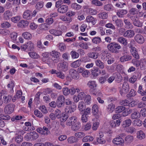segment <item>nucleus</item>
<instances>
[{
    "label": "nucleus",
    "instance_id": "f8f14e48",
    "mask_svg": "<svg viewBox=\"0 0 146 146\" xmlns=\"http://www.w3.org/2000/svg\"><path fill=\"white\" fill-rule=\"evenodd\" d=\"M140 76L141 74L140 73H135L134 75L129 79V81L130 83L133 84L137 81L138 78H140Z\"/></svg>",
    "mask_w": 146,
    "mask_h": 146
},
{
    "label": "nucleus",
    "instance_id": "37998d69",
    "mask_svg": "<svg viewBox=\"0 0 146 146\" xmlns=\"http://www.w3.org/2000/svg\"><path fill=\"white\" fill-rule=\"evenodd\" d=\"M92 112L94 115L97 114L98 112V106L95 104L94 105L92 108Z\"/></svg>",
    "mask_w": 146,
    "mask_h": 146
},
{
    "label": "nucleus",
    "instance_id": "e433bc0d",
    "mask_svg": "<svg viewBox=\"0 0 146 146\" xmlns=\"http://www.w3.org/2000/svg\"><path fill=\"white\" fill-rule=\"evenodd\" d=\"M124 22L125 24V27L128 29H131L133 28V26L131 23L127 19H124Z\"/></svg>",
    "mask_w": 146,
    "mask_h": 146
},
{
    "label": "nucleus",
    "instance_id": "f03ea898",
    "mask_svg": "<svg viewBox=\"0 0 146 146\" xmlns=\"http://www.w3.org/2000/svg\"><path fill=\"white\" fill-rule=\"evenodd\" d=\"M65 98L62 95H60L58 96L56 100L57 106L58 108L65 109Z\"/></svg>",
    "mask_w": 146,
    "mask_h": 146
},
{
    "label": "nucleus",
    "instance_id": "4be33fe9",
    "mask_svg": "<svg viewBox=\"0 0 146 146\" xmlns=\"http://www.w3.org/2000/svg\"><path fill=\"white\" fill-rule=\"evenodd\" d=\"M81 127V124L80 122L77 121L72 125V129L73 131H77Z\"/></svg>",
    "mask_w": 146,
    "mask_h": 146
},
{
    "label": "nucleus",
    "instance_id": "49530a36",
    "mask_svg": "<svg viewBox=\"0 0 146 146\" xmlns=\"http://www.w3.org/2000/svg\"><path fill=\"white\" fill-rule=\"evenodd\" d=\"M98 15L99 18L102 19H106L108 17L107 13L104 12L100 13Z\"/></svg>",
    "mask_w": 146,
    "mask_h": 146
},
{
    "label": "nucleus",
    "instance_id": "20e7f679",
    "mask_svg": "<svg viewBox=\"0 0 146 146\" xmlns=\"http://www.w3.org/2000/svg\"><path fill=\"white\" fill-rule=\"evenodd\" d=\"M15 107V106L13 104H7L4 108V112L7 114H11L14 111Z\"/></svg>",
    "mask_w": 146,
    "mask_h": 146
},
{
    "label": "nucleus",
    "instance_id": "dca6fc26",
    "mask_svg": "<svg viewBox=\"0 0 146 146\" xmlns=\"http://www.w3.org/2000/svg\"><path fill=\"white\" fill-rule=\"evenodd\" d=\"M134 39L136 42L139 44H142L144 42L143 36L139 34H137L135 36Z\"/></svg>",
    "mask_w": 146,
    "mask_h": 146
},
{
    "label": "nucleus",
    "instance_id": "bf43d9fd",
    "mask_svg": "<svg viewBox=\"0 0 146 146\" xmlns=\"http://www.w3.org/2000/svg\"><path fill=\"white\" fill-rule=\"evenodd\" d=\"M11 26L10 24L7 21H5L1 24V27L2 28H7Z\"/></svg>",
    "mask_w": 146,
    "mask_h": 146
},
{
    "label": "nucleus",
    "instance_id": "603ef678",
    "mask_svg": "<svg viewBox=\"0 0 146 146\" xmlns=\"http://www.w3.org/2000/svg\"><path fill=\"white\" fill-rule=\"evenodd\" d=\"M54 113L56 117L58 119L61 118L62 112H61L60 111L59 109H56L54 111Z\"/></svg>",
    "mask_w": 146,
    "mask_h": 146
},
{
    "label": "nucleus",
    "instance_id": "c85d7f7f",
    "mask_svg": "<svg viewBox=\"0 0 146 146\" xmlns=\"http://www.w3.org/2000/svg\"><path fill=\"white\" fill-rule=\"evenodd\" d=\"M130 51L132 55L136 59H139V54H138L137 50L136 48L132 50H130Z\"/></svg>",
    "mask_w": 146,
    "mask_h": 146
},
{
    "label": "nucleus",
    "instance_id": "4468645a",
    "mask_svg": "<svg viewBox=\"0 0 146 146\" xmlns=\"http://www.w3.org/2000/svg\"><path fill=\"white\" fill-rule=\"evenodd\" d=\"M135 35V33L134 31L132 30H128L124 33V36L128 38H131L133 37Z\"/></svg>",
    "mask_w": 146,
    "mask_h": 146
},
{
    "label": "nucleus",
    "instance_id": "2eb2a0df",
    "mask_svg": "<svg viewBox=\"0 0 146 146\" xmlns=\"http://www.w3.org/2000/svg\"><path fill=\"white\" fill-rule=\"evenodd\" d=\"M124 140L120 137H117L114 138L112 140V142L117 145H122L123 144Z\"/></svg>",
    "mask_w": 146,
    "mask_h": 146
},
{
    "label": "nucleus",
    "instance_id": "7ed1b4c3",
    "mask_svg": "<svg viewBox=\"0 0 146 146\" xmlns=\"http://www.w3.org/2000/svg\"><path fill=\"white\" fill-rule=\"evenodd\" d=\"M52 59L54 63H58L60 60V53L55 51H52L50 52Z\"/></svg>",
    "mask_w": 146,
    "mask_h": 146
},
{
    "label": "nucleus",
    "instance_id": "a18cd8bd",
    "mask_svg": "<svg viewBox=\"0 0 146 146\" xmlns=\"http://www.w3.org/2000/svg\"><path fill=\"white\" fill-rule=\"evenodd\" d=\"M133 136L129 135L125 138V140L127 143H129L133 141Z\"/></svg>",
    "mask_w": 146,
    "mask_h": 146
},
{
    "label": "nucleus",
    "instance_id": "7c9ffc66",
    "mask_svg": "<svg viewBox=\"0 0 146 146\" xmlns=\"http://www.w3.org/2000/svg\"><path fill=\"white\" fill-rule=\"evenodd\" d=\"M50 33L51 34L56 36H59L61 35L62 32L61 31L55 29H51L49 31Z\"/></svg>",
    "mask_w": 146,
    "mask_h": 146
},
{
    "label": "nucleus",
    "instance_id": "ddd939ff",
    "mask_svg": "<svg viewBox=\"0 0 146 146\" xmlns=\"http://www.w3.org/2000/svg\"><path fill=\"white\" fill-rule=\"evenodd\" d=\"M77 122V118L76 117H71L69 118L67 120L66 125L69 126L72 125Z\"/></svg>",
    "mask_w": 146,
    "mask_h": 146
},
{
    "label": "nucleus",
    "instance_id": "ea45409f",
    "mask_svg": "<svg viewBox=\"0 0 146 146\" xmlns=\"http://www.w3.org/2000/svg\"><path fill=\"white\" fill-rule=\"evenodd\" d=\"M81 63L80 60H78L73 62L71 64L70 66L73 68H76L80 66Z\"/></svg>",
    "mask_w": 146,
    "mask_h": 146
},
{
    "label": "nucleus",
    "instance_id": "72a5a7b5",
    "mask_svg": "<svg viewBox=\"0 0 146 146\" xmlns=\"http://www.w3.org/2000/svg\"><path fill=\"white\" fill-rule=\"evenodd\" d=\"M115 108V105L112 104H111L108 106L106 110L109 113H111L113 111Z\"/></svg>",
    "mask_w": 146,
    "mask_h": 146
},
{
    "label": "nucleus",
    "instance_id": "b1692460",
    "mask_svg": "<svg viewBox=\"0 0 146 146\" xmlns=\"http://www.w3.org/2000/svg\"><path fill=\"white\" fill-rule=\"evenodd\" d=\"M29 23L27 20H22L18 24V26L21 28H25L29 25Z\"/></svg>",
    "mask_w": 146,
    "mask_h": 146
},
{
    "label": "nucleus",
    "instance_id": "bb28decb",
    "mask_svg": "<svg viewBox=\"0 0 146 146\" xmlns=\"http://www.w3.org/2000/svg\"><path fill=\"white\" fill-rule=\"evenodd\" d=\"M86 106L84 102H80L78 103V108L80 111L81 112L83 111L84 110H85L86 108Z\"/></svg>",
    "mask_w": 146,
    "mask_h": 146
},
{
    "label": "nucleus",
    "instance_id": "a211bd4d",
    "mask_svg": "<svg viewBox=\"0 0 146 146\" xmlns=\"http://www.w3.org/2000/svg\"><path fill=\"white\" fill-rule=\"evenodd\" d=\"M140 117V115L137 110L135 109L131 115V117L132 119H138Z\"/></svg>",
    "mask_w": 146,
    "mask_h": 146
},
{
    "label": "nucleus",
    "instance_id": "4c0bfd02",
    "mask_svg": "<svg viewBox=\"0 0 146 146\" xmlns=\"http://www.w3.org/2000/svg\"><path fill=\"white\" fill-rule=\"evenodd\" d=\"M71 7L75 10H78L80 9L82 7L76 3H74L71 4Z\"/></svg>",
    "mask_w": 146,
    "mask_h": 146
},
{
    "label": "nucleus",
    "instance_id": "9d476101",
    "mask_svg": "<svg viewBox=\"0 0 146 146\" xmlns=\"http://www.w3.org/2000/svg\"><path fill=\"white\" fill-rule=\"evenodd\" d=\"M31 11L30 10H27L24 11L23 16V18L27 20H30L32 18V15H31Z\"/></svg>",
    "mask_w": 146,
    "mask_h": 146
},
{
    "label": "nucleus",
    "instance_id": "cd10ccee",
    "mask_svg": "<svg viewBox=\"0 0 146 146\" xmlns=\"http://www.w3.org/2000/svg\"><path fill=\"white\" fill-rule=\"evenodd\" d=\"M12 98V96L10 95L4 96L3 98L4 103L5 104H7L9 103L10 102Z\"/></svg>",
    "mask_w": 146,
    "mask_h": 146
},
{
    "label": "nucleus",
    "instance_id": "338daca9",
    "mask_svg": "<svg viewBox=\"0 0 146 146\" xmlns=\"http://www.w3.org/2000/svg\"><path fill=\"white\" fill-rule=\"evenodd\" d=\"M69 88L66 87H64L62 89L63 94L65 96L68 95L69 94Z\"/></svg>",
    "mask_w": 146,
    "mask_h": 146
},
{
    "label": "nucleus",
    "instance_id": "f3484780",
    "mask_svg": "<svg viewBox=\"0 0 146 146\" xmlns=\"http://www.w3.org/2000/svg\"><path fill=\"white\" fill-rule=\"evenodd\" d=\"M25 127L24 129L26 131L33 130L35 129V128L30 122H28L25 123Z\"/></svg>",
    "mask_w": 146,
    "mask_h": 146
},
{
    "label": "nucleus",
    "instance_id": "e2e57ef3",
    "mask_svg": "<svg viewBox=\"0 0 146 146\" xmlns=\"http://www.w3.org/2000/svg\"><path fill=\"white\" fill-rule=\"evenodd\" d=\"M97 141L99 144H104L106 143V140L103 138L98 137L97 138Z\"/></svg>",
    "mask_w": 146,
    "mask_h": 146
},
{
    "label": "nucleus",
    "instance_id": "79ce46f5",
    "mask_svg": "<svg viewBox=\"0 0 146 146\" xmlns=\"http://www.w3.org/2000/svg\"><path fill=\"white\" fill-rule=\"evenodd\" d=\"M135 41L134 40L131 39L130 42L129 44H127V47L131 48L130 50H132L135 49L136 48L133 46L135 44Z\"/></svg>",
    "mask_w": 146,
    "mask_h": 146
},
{
    "label": "nucleus",
    "instance_id": "2f4dec72",
    "mask_svg": "<svg viewBox=\"0 0 146 146\" xmlns=\"http://www.w3.org/2000/svg\"><path fill=\"white\" fill-rule=\"evenodd\" d=\"M67 140L69 143L71 144L77 142L78 139L75 137L71 136L68 138Z\"/></svg>",
    "mask_w": 146,
    "mask_h": 146
},
{
    "label": "nucleus",
    "instance_id": "774afa93",
    "mask_svg": "<svg viewBox=\"0 0 146 146\" xmlns=\"http://www.w3.org/2000/svg\"><path fill=\"white\" fill-rule=\"evenodd\" d=\"M39 109L43 113H47V110L45 106H40L39 108Z\"/></svg>",
    "mask_w": 146,
    "mask_h": 146
},
{
    "label": "nucleus",
    "instance_id": "39448f33",
    "mask_svg": "<svg viewBox=\"0 0 146 146\" xmlns=\"http://www.w3.org/2000/svg\"><path fill=\"white\" fill-rule=\"evenodd\" d=\"M130 19L132 21L133 23L135 26L138 27H141L143 26V23L140 21L138 18L135 16L130 17Z\"/></svg>",
    "mask_w": 146,
    "mask_h": 146
},
{
    "label": "nucleus",
    "instance_id": "0e129e2a",
    "mask_svg": "<svg viewBox=\"0 0 146 146\" xmlns=\"http://www.w3.org/2000/svg\"><path fill=\"white\" fill-rule=\"evenodd\" d=\"M20 19V17L19 16H15V17H13L11 18V21L15 23H17Z\"/></svg>",
    "mask_w": 146,
    "mask_h": 146
},
{
    "label": "nucleus",
    "instance_id": "5fc2aeb1",
    "mask_svg": "<svg viewBox=\"0 0 146 146\" xmlns=\"http://www.w3.org/2000/svg\"><path fill=\"white\" fill-rule=\"evenodd\" d=\"M29 54L31 57L35 59L38 58L39 57L38 54L34 52H29Z\"/></svg>",
    "mask_w": 146,
    "mask_h": 146
},
{
    "label": "nucleus",
    "instance_id": "69168bd1",
    "mask_svg": "<svg viewBox=\"0 0 146 146\" xmlns=\"http://www.w3.org/2000/svg\"><path fill=\"white\" fill-rule=\"evenodd\" d=\"M34 113L36 116L40 118L41 117L43 116L42 113L37 110H35Z\"/></svg>",
    "mask_w": 146,
    "mask_h": 146
},
{
    "label": "nucleus",
    "instance_id": "052dcab7",
    "mask_svg": "<svg viewBox=\"0 0 146 146\" xmlns=\"http://www.w3.org/2000/svg\"><path fill=\"white\" fill-rule=\"evenodd\" d=\"M56 76L58 78L62 79H64L65 78V76L64 74L61 71H58L57 73Z\"/></svg>",
    "mask_w": 146,
    "mask_h": 146
},
{
    "label": "nucleus",
    "instance_id": "de8ad7c7",
    "mask_svg": "<svg viewBox=\"0 0 146 146\" xmlns=\"http://www.w3.org/2000/svg\"><path fill=\"white\" fill-rule=\"evenodd\" d=\"M22 35L25 39H31L32 37L31 34L27 32L23 33L22 34Z\"/></svg>",
    "mask_w": 146,
    "mask_h": 146
},
{
    "label": "nucleus",
    "instance_id": "6e6d98bb",
    "mask_svg": "<svg viewBox=\"0 0 146 146\" xmlns=\"http://www.w3.org/2000/svg\"><path fill=\"white\" fill-rule=\"evenodd\" d=\"M91 98L89 95H86L85 97V101L87 104H89L91 102Z\"/></svg>",
    "mask_w": 146,
    "mask_h": 146
},
{
    "label": "nucleus",
    "instance_id": "f257e3e1",
    "mask_svg": "<svg viewBox=\"0 0 146 146\" xmlns=\"http://www.w3.org/2000/svg\"><path fill=\"white\" fill-rule=\"evenodd\" d=\"M107 48L110 52L117 54L119 52L117 49H121V46L118 43L113 42L108 44L107 45Z\"/></svg>",
    "mask_w": 146,
    "mask_h": 146
},
{
    "label": "nucleus",
    "instance_id": "680f3d73",
    "mask_svg": "<svg viewBox=\"0 0 146 146\" xmlns=\"http://www.w3.org/2000/svg\"><path fill=\"white\" fill-rule=\"evenodd\" d=\"M85 135V133L83 132L77 133H75L74 135L76 137H77L79 138H82L84 137Z\"/></svg>",
    "mask_w": 146,
    "mask_h": 146
},
{
    "label": "nucleus",
    "instance_id": "5701e85b",
    "mask_svg": "<svg viewBox=\"0 0 146 146\" xmlns=\"http://www.w3.org/2000/svg\"><path fill=\"white\" fill-rule=\"evenodd\" d=\"M127 13L126 10L122 9L119 10L117 12V15L120 18H122L124 17V15H126Z\"/></svg>",
    "mask_w": 146,
    "mask_h": 146
},
{
    "label": "nucleus",
    "instance_id": "3c124183",
    "mask_svg": "<svg viewBox=\"0 0 146 146\" xmlns=\"http://www.w3.org/2000/svg\"><path fill=\"white\" fill-rule=\"evenodd\" d=\"M125 109V108L123 106H119L116 108L115 111L117 113H119L123 111Z\"/></svg>",
    "mask_w": 146,
    "mask_h": 146
},
{
    "label": "nucleus",
    "instance_id": "a19ab883",
    "mask_svg": "<svg viewBox=\"0 0 146 146\" xmlns=\"http://www.w3.org/2000/svg\"><path fill=\"white\" fill-rule=\"evenodd\" d=\"M104 9L106 11H110L113 10V6L111 4H108L104 6Z\"/></svg>",
    "mask_w": 146,
    "mask_h": 146
},
{
    "label": "nucleus",
    "instance_id": "58836bf2",
    "mask_svg": "<svg viewBox=\"0 0 146 146\" xmlns=\"http://www.w3.org/2000/svg\"><path fill=\"white\" fill-rule=\"evenodd\" d=\"M76 104L74 103H73L71 105V106L69 108V109L68 110L66 111V112H67L68 113H71L72 112H74L76 110Z\"/></svg>",
    "mask_w": 146,
    "mask_h": 146
},
{
    "label": "nucleus",
    "instance_id": "8fccbe9b",
    "mask_svg": "<svg viewBox=\"0 0 146 146\" xmlns=\"http://www.w3.org/2000/svg\"><path fill=\"white\" fill-rule=\"evenodd\" d=\"M108 77V75L106 74L104 77H100L99 80L101 84L104 83L106 81V79Z\"/></svg>",
    "mask_w": 146,
    "mask_h": 146
},
{
    "label": "nucleus",
    "instance_id": "1a4fd4ad",
    "mask_svg": "<svg viewBox=\"0 0 146 146\" xmlns=\"http://www.w3.org/2000/svg\"><path fill=\"white\" fill-rule=\"evenodd\" d=\"M127 54V52L125 53V54L121 56L120 58V61L121 62H123L126 61H129L132 58V57L131 55Z\"/></svg>",
    "mask_w": 146,
    "mask_h": 146
},
{
    "label": "nucleus",
    "instance_id": "13d9d810",
    "mask_svg": "<svg viewBox=\"0 0 146 146\" xmlns=\"http://www.w3.org/2000/svg\"><path fill=\"white\" fill-rule=\"evenodd\" d=\"M11 13L9 11H7L5 12L4 14V17L5 19L7 20L9 19L11 16Z\"/></svg>",
    "mask_w": 146,
    "mask_h": 146
},
{
    "label": "nucleus",
    "instance_id": "4d7b16f0",
    "mask_svg": "<svg viewBox=\"0 0 146 146\" xmlns=\"http://www.w3.org/2000/svg\"><path fill=\"white\" fill-rule=\"evenodd\" d=\"M116 25L118 27H121L123 26L122 21L120 19H118L115 22Z\"/></svg>",
    "mask_w": 146,
    "mask_h": 146
},
{
    "label": "nucleus",
    "instance_id": "864d4df0",
    "mask_svg": "<svg viewBox=\"0 0 146 146\" xmlns=\"http://www.w3.org/2000/svg\"><path fill=\"white\" fill-rule=\"evenodd\" d=\"M92 42L95 44H97L102 42L101 38L98 37H94L92 40Z\"/></svg>",
    "mask_w": 146,
    "mask_h": 146
},
{
    "label": "nucleus",
    "instance_id": "6e6552de",
    "mask_svg": "<svg viewBox=\"0 0 146 146\" xmlns=\"http://www.w3.org/2000/svg\"><path fill=\"white\" fill-rule=\"evenodd\" d=\"M69 72L70 76L72 78L77 80L79 78V74L75 69H71L69 70Z\"/></svg>",
    "mask_w": 146,
    "mask_h": 146
},
{
    "label": "nucleus",
    "instance_id": "a878e982",
    "mask_svg": "<svg viewBox=\"0 0 146 146\" xmlns=\"http://www.w3.org/2000/svg\"><path fill=\"white\" fill-rule=\"evenodd\" d=\"M87 85L90 88L93 90H95L96 87V82L94 81H90L87 84Z\"/></svg>",
    "mask_w": 146,
    "mask_h": 146
},
{
    "label": "nucleus",
    "instance_id": "412c9836",
    "mask_svg": "<svg viewBox=\"0 0 146 146\" xmlns=\"http://www.w3.org/2000/svg\"><path fill=\"white\" fill-rule=\"evenodd\" d=\"M91 72L94 76L96 77L100 74V70L97 67H94L91 70Z\"/></svg>",
    "mask_w": 146,
    "mask_h": 146
},
{
    "label": "nucleus",
    "instance_id": "09e8293b",
    "mask_svg": "<svg viewBox=\"0 0 146 146\" xmlns=\"http://www.w3.org/2000/svg\"><path fill=\"white\" fill-rule=\"evenodd\" d=\"M26 43V44L28 48V49L29 50H32L34 47V45L33 44L31 41H29Z\"/></svg>",
    "mask_w": 146,
    "mask_h": 146
},
{
    "label": "nucleus",
    "instance_id": "473e14b6",
    "mask_svg": "<svg viewBox=\"0 0 146 146\" xmlns=\"http://www.w3.org/2000/svg\"><path fill=\"white\" fill-rule=\"evenodd\" d=\"M95 62L96 66L102 69L104 68V63L100 60H96L95 61Z\"/></svg>",
    "mask_w": 146,
    "mask_h": 146
},
{
    "label": "nucleus",
    "instance_id": "c756f323",
    "mask_svg": "<svg viewBox=\"0 0 146 146\" xmlns=\"http://www.w3.org/2000/svg\"><path fill=\"white\" fill-rule=\"evenodd\" d=\"M137 137L140 140L144 139L145 137V134L141 130L138 131L137 133Z\"/></svg>",
    "mask_w": 146,
    "mask_h": 146
},
{
    "label": "nucleus",
    "instance_id": "aec40b11",
    "mask_svg": "<svg viewBox=\"0 0 146 146\" xmlns=\"http://www.w3.org/2000/svg\"><path fill=\"white\" fill-rule=\"evenodd\" d=\"M117 41L120 43L124 46H126L127 44V39L123 37H119L117 38Z\"/></svg>",
    "mask_w": 146,
    "mask_h": 146
},
{
    "label": "nucleus",
    "instance_id": "c03bdc74",
    "mask_svg": "<svg viewBox=\"0 0 146 146\" xmlns=\"http://www.w3.org/2000/svg\"><path fill=\"white\" fill-rule=\"evenodd\" d=\"M68 117V115L66 113H62L61 116V118L59 119H60V120L61 122H63L66 120Z\"/></svg>",
    "mask_w": 146,
    "mask_h": 146
},
{
    "label": "nucleus",
    "instance_id": "393cba45",
    "mask_svg": "<svg viewBox=\"0 0 146 146\" xmlns=\"http://www.w3.org/2000/svg\"><path fill=\"white\" fill-rule=\"evenodd\" d=\"M86 21L87 22L91 23L92 25H94L96 23V20L92 16H88L86 18Z\"/></svg>",
    "mask_w": 146,
    "mask_h": 146
},
{
    "label": "nucleus",
    "instance_id": "423d86ee",
    "mask_svg": "<svg viewBox=\"0 0 146 146\" xmlns=\"http://www.w3.org/2000/svg\"><path fill=\"white\" fill-rule=\"evenodd\" d=\"M129 86L128 84L126 82L123 83L122 88L120 91L121 95L127 94L129 91Z\"/></svg>",
    "mask_w": 146,
    "mask_h": 146
},
{
    "label": "nucleus",
    "instance_id": "c9c22d12",
    "mask_svg": "<svg viewBox=\"0 0 146 146\" xmlns=\"http://www.w3.org/2000/svg\"><path fill=\"white\" fill-rule=\"evenodd\" d=\"M132 121L131 119H128L125 120L122 125L123 127H126L129 126L131 124Z\"/></svg>",
    "mask_w": 146,
    "mask_h": 146
},
{
    "label": "nucleus",
    "instance_id": "6ab92c4d",
    "mask_svg": "<svg viewBox=\"0 0 146 146\" xmlns=\"http://www.w3.org/2000/svg\"><path fill=\"white\" fill-rule=\"evenodd\" d=\"M68 6L66 5L61 6L58 9V11L60 13H65L68 10Z\"/></svg>",
    "mask_w": 146,
    "mask_h": 146
},
{
    "label": "nucleus",
    "instance_id": "0eeeda50",
    "mask_svg": "<svg viewBox=\"0 0 146 146\" xmlns=\"http://www.w3.org/2000/svg\"><path fill=\"white\" fill-rule=\"evenodd\" d=\"M57 68L58 70L64 72L68 70V65L64 62L59 63L58 64Z\"/></svg>",
    "mask_w": 146,
    "mask_h": 146
},
{
    "label": "nucleus",
    "instance_id": "9b49d317",
    "mask_svg": "<svg viewBox=\"0 0 146 146\" xmlns=\"http://www.w3.org/2000/svg\"><path fill=\"white\" fill-rule=\"evenodd\" d=\"M0 127H3L5 125L4 122L2 120H7L10 119V117L8 115H0Z\"/></svg>",
    "mask_w": 146,
    "mask_h": 146
},
{
    "label": "nucleus",
    "instance_id": "f704fd0d",
    "mask_svg": "<svg viewBox=\"0 0 146 146\" xmlns=\"http://www.w3.org/2000/svg\"><path fill=\"white\" fill-rule=\"evenodd\" d=\"M98 54L96 52H90L87 55L89 57L96 59L98 58Z\"/></svg>",
    "mask_w": 146,
    "mask_h": 146
}]
</instances>
